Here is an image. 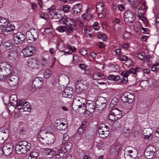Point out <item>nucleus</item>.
<instances>
[{
    "instance_id": "f257e3e1",
    "label": "nucleus",
    "mask_w": 159,
    "mask_h": 159,
    "mask_svg": "<svg viewBox=\"0 0 159 159\" xmlns=\"http://www.w3.org/2000/svg\"><path fill=\"white\" fill-rule=\"evenodd\" d=\"M66 151L65 148L58 147L57 150H53L50 148H45L44 149V153L50 157L55 156V159H63L64 157L65 153Z\"/></svg>"
},
{
    "instance_id": "f03ea898",
    "label": "nucleus",
    "mask_w": 159,
    "mask_h": 159,
    "mask_svg": "<svg viewBox=\"0 0 159 159\" xmlns=\"http://www.w3.org/2000/svg\"><path fill=\"white\" fill-rule=\"evenodd\" d=\"M31 148V144L29 143L23 141L18 142L16 145L15 150L18 154L26 153Z\"/></svg>"
},
{
    "instance_id": "7ed1b4c3",
    "label": "nucleus",
    "mask_w": 159,
    "mask_h": 159,
    "mask_svg": "<svg viewBox=\"0 0 159 159\" xmlns=\"http://www.w3.org/2000/svg\"><path fill=\"white\" fill-rule=\"evenodd\" d=\"M5 78L3 81L9 86L13 87L16 85L17 84L18 78L17 76L15 75L12 74L7 75V77Z\"/></svg>"
},
{
    "instance_id": "20e7f679",
    "label": "nucleus",
    "mask_w": 159,
    "mask_h": 159,
    "mask_svg": "<svg viewBox=\"0 0 159 159\" xmlns=\"http://www.w3.org/2000/svg\"><path fill=\"white\" fill-rule=\"evenodd\" d=\"M39 33L37 30L35 29H32L30 31L26 33V38L27 42L31 43L34 41L38 37Z\"/></svg>"
},
{
    "instance_id": "39448f33",
    "label": "nucleus",
    "mask_w": 159,
    "mask_h": 159,
    "mask_svg": "<svg viewBox=\"0 0 159 159\" xmlns=\"http://www.w3.org/2000/svg\"><path fill=\"white\" fill-rule=\"evenodd\" d=\"M95 108L94 102L92 100H88L86 101L84 106L82 108L85 110V113L87 115H89L94 111Z\"/></svg>"
},
{
    "instance_id": "423d86ee",
    "label": "nucleus",
    "mask_w": 159,
    "mask_h": 159,
    "mask_svg": "<svg viewBox=\"0 0 159 159\" xmlns=\"http://www.w3.org/2000/svg\"><path fill=\"white\" fill-rule=\"evenodd\" d=\"M123 18L126 23H132L134 20V14L131 11H126L123 14Z\"/></svg>"
},
{
    "instance_id": "0eeeda50",
    "label": "nucleus",
    "mask_w": 159,
    "mask_h": 159,
    "mask_svg": "<svg viewBox=\"0 0 159 159\" xmlns=\"http://www.w3.org/2000/svg\"><path fill=\"white\" fill-rule=\"evenodd\" d=\"M109 129L107 126L104 124H102L100 125L98 130V132L100 137L104 138L107 137L109 134Z\"/></svg>"
},
{
    "instance_id": "6e6552de",
    "label": "nucleus",
    "mask_w": 159,
    "mask_h": 159,
    "mask_svg": "<svg viewBox=\"0 0 159 159\" xmlns=\"http://www.w3.org/2000/svg\"><path fill=\"white\" fill-rule=\"evenodd\" d=\"M35 48L32 46L24 48L22 51L24 57H27L32 55L35 52Z\"/></svg>"
},
{
    "instance_id": "1a4fd4ad",
    "label": "nucleus",
    "mask_w": 159,
    "mask_h": 159,
    "mask_svg": "<svg viewBox=\"0 0 159 159\" xmlns=\"http://www.w3.org/2000/svg\"><path fill=\"white\" fill-rule=\"evenodd\" d=\"M25 38V35L20 32L14 34L13 35V40L16 44L22 43Z\"/></svg>"
},
{
    "instance_id": "9d476101",
    "label": "nucleus",
    "mask_w": 159,
    "mask_h": 159,
    "mask_svg": "<svg viewBox=\"0 0 159 159\" xmlns=\"http://www.w3.org/2000/svg\"><path fill=\"white\" fill-rule=\"evenodd\" d=\"M132 149L128 150L127 154H125L124 156L126 159H135L137 157V150L133 148H132Z\"/></svg>"
},
{
    "instance_id": "9b49d317",
    "label": "nucleus",
    "mask_w": 159,
    "mask_h": 159,
    "mask_svg": "<svg viewBox=\"0 0 159 159\" xmlns=\"http://www.w3.org/2000/svg\"><path fill=\"white\" fill-rule=\"evenodd\" d=\"M155 148L153 146H150V148H148L145 150L144 155L147 159H151L153 156Z\"/></svg>"
},
{
    "instance_id": "f8f14e48",
    "label": "nucleus",
    "mask_w": 159,
    "mask_h": 159,
    "mask_svg": "<svg viewBox=\"0 0 159 159\" xmlns=\"http://www.w3.org/2000/svg\"><path fill=\"white\" fill-rule=\"evenodd\" d=\"M44 139V141H42V143L45 145H51L53 143L55 140L54 135L49 133L48 134L46 138Z\"/></svg>"
},
{
    "instance_id": "ddd939ff",
    "label": "nucleus",
    "mask_w": 159,
    "mask_h": 159,
    "mask_svg": "<svg viewBox=\"0 0 159 159\" xmlns=\"http://www.w3.org/2000/svg\"><path fill=\"white\" fill-rule=\"evenodd\" d=\"M2 149L3 154L5 156H8L12 153L14 147L11 144H7L3 146Z\"/></svg>"
},
{
    "instance_id": "4468645a",
    "label": "nucleus",
    "mask_w": 159,
    "mask_h": 159,
    "mask_svg": "<svg viewBox=\"0 0 159 159\" xmlns=\"http://www.w3.org/2000/svg\"><path fill=\"white\" fill-rule=\"evenodd\" d=\"M107 102L106 98L100 96L98 97L96 104L98 106L100 107L102 109H103L106 106Z\"/></svg>"
},
{
    "instance_id": "2eb2a0df",
    "label": "nucleus",
    "mask_w": 159,
    "mask_h": 159,
    "mask_svg": "<svg viewBox=\"0 0 159 159\" xmlns=\"http://www.w3.org/2000/svg\"><path fill=\"white\" fill-rule=\"evenodd\" d=\"M43 83V79L38 77L35 78L32 82V86L35 88L40 87Z\"/></svg>"
},
{
    "instance_id": "dca6fc26",
    "label": "nucleus",
    "mask_w": 159,
    "mask_h": 159,
    "mask_svg": "<svg viewBox=\"0 0 159 159\" xmlns=\"http://www.w3.org/2000/svg\"><path fill=\"white\" fill-rule=\"evenodd\" d=\"M55 125L59 130H62L66 129L67 127L66 123L61 122L60 120H56L55 121Z\"/></svg>"
},
{
    "instance_id": "f3484780",
    "label": "nucleus",
    "mask_w": 159,
    "mask_h": 159,
    "mask_svg": "<svg viewBox=\"0 0 159 159\" xmlns=\"http://www.w3.org/2000/svg\"><path fill=\"white\" fill-rule=\"evenodd\" d=\"M38 62L36 58H30L27 61L28 66L31 68H34L37 67Z\"/></svg>"
},
{
    "instance_id": "a211bd4d",
    "label": "nucleus",
    "mask_w": 159,
    "mask_h": 159,
    "mask_svg": "<svg viewBox=\"0 0 159 159\" xmlns=\"http://www.w3.org/2000/svg\"><path fill=\"white\" fill-rule=\"evenodd\" d=\"M73 93V89L71 88L67 87L64 90L62 95L64 97L70 98L72 96Z\"/></svg>"
},
{
    "instance_id": "6ab92c4d",
    "label": "nucleus",
    "mask_w": 159,
    "mask_h": 159,
    "mask_svg": "<svg viewBox=\"0 0 159 159\" xmlns=\"http://www.w3.org/2000/svg\"><path fill=\"white\" fill-rule=\"evenodd\" d=\"M26 101L24 99L17 101L16 103L12 102V105L15 106V108L17 109L18 110H20L22 109L23 105H25Z\"/></svg>"
},
{
    "instance_id": "aec40b11",
    "label": "nucleus",
    "mask_w": 159,
    "mask_h": 159,
    "mask_svg": "<svg viewBox=\"0 0 159 159\" xmlns=\"http://www.w3.org/2000/svg\"><path fill=\"white\" fill-rule=\"evenodd\" d=\"M69 79L68 76L65 75L60 76L59 79V82H60L61 85L63 86H66L69 83Z\"/></svg>"
},
{
    "instance_id": "412c9836",
    "label": "nucleus",
    "mask_w": 159,
    "mask_h": 159,
    "mask_svg": "<svg viewBox=\"0 0 159 159\" xmlns=\"http://www.w3.org/2000/svg\"><path fill=\"white\" fill-rule=\"evenodd\" d=\"M79 101H81V104L78 103V108H81L84 106L85 103L86 102V99L84 98H83L80 97H78L75 98L74 102H77L78 103Z\"/></svg>"
},
{
    "instance_id": "4be33fe9",
    "label": "nucleus",
    "mask_w": 159,
    "mask_h": 159,
    "mask_svg": "<svg viewBox=\"0 0 159 159\" xmlns=\"http://www.w3.org/2000/svg\"><path fill=\"white\" fill-rule=\"evenodd\" d=\"M82 8V4L78 3L72 7V11L74 13L78 14L81 12Z\"/></svg>"
},
{
    "instance_id": "5701e85b",
    "label": "nucleus",
    "mask_w": 159,
    "mask_h": 159,
    "mask_svg": "<svg viewBox=\"0 0 159 159\" xmlns=\"http://www.w3.org/2000/svg\"><path fill=\"white\" fill-rule=\"evenodd\" d=\"M47 135V133L45 130H42L40 132L38 135V138L41 143L42 141H44Z\"/></svg>"
},
{
    "instance_id": "b1692460",
    "label": "nucleus",
    "mask_w": 159,
    "mask_h": 159,
    "mask_svg": "<svg viewBox=\"0 0 159 159\" xmlns=\"http://www.w3.org/2000/svg\"><path fill=\"white\" fill-rule=\"evenodd\" d=\"M147 132L148 133H146V134H144V138L145 139L150 140L152 137V131L151 128H148L144 129L143 132Z\"/></svg>"
},
{
    "instance_id": "393cba45",
    "label": "nucleus",
    "mask_w": 159,
    "mask_h": 159,
    "mask_svg": "<svg viewBox=\"0 0 159 159\" xmlns=\"http://www.w3.org/2000/svg\"><path fill=\"white\" fill-rule=\"evenodd\" d=\"M3 64L5 66H3L4 68L3 69L5 71L4 72L6 73V75H10V74L12 71L11 66L9 64H7L6 63H4Z\"/></svg>"
},
{
    "instance_id": "a878e982",
    "label": "nucleus",
    "mask_w": 159,
    "mask_h": 159,
    "mask_svg": "<svg viewBox=\"0 0 159 159\" xmlns=\"http://www.w3.org/2000/svg\"><path fill=\"white\" fill-rule=\"evenodd\" d=\"M104 4L102 2H99L96 4V9L98 14L102 13L104 10Z\"/></svg>"
},
{
    "instance_id": "bb28decb",
    "label": "nucleus",
    "mask_w": 159,
    "mask_h": 159,
    "mask_svg": "<svg viewBox=\"0 0 159 159\" xmlns=\"http://www.w3.org/2000/svg\"><path fill=\"white\" fill-rule=\"evenodd\" d=\"M3 30L6 32H9L12 31L15 29V26L13 25L9 24L5 26L3 28Z\"/></svg>"
},
{
    "instance_id": "cd10ccee",
    "label": "nucleus",
    "mask_w": 159,
    "mask_h": 159,
    "mask_svg": "<svg viewBox=\"0 0 159 159\" xmlns=\"http://www.w3.org/2000/svg\"><path fill=\"white\" fill-rule=\"evenodd\" d=\"M93 77L95 80H103L105 78L104 75L98 72L95 73L93 75Z\"/></svg>"
},
{
    "instance_id": "c85d7f7f",
    "label": "nucleus",
    "mask_w": 159,
    "mask_h": 159,
    "mask_svg": "<svg viewBox=\"0 0 159 159\" xmlns=\"http://www.w3.org/2000/svg\"><path fill=\"white\" fill-rule=\"evenodd\" d=\"M8 24V20L3 17H0V26H1V27L3 28Z\"/></svg>"
},
{
    "instance_id": "c756f323",
    "label": "nucleus",
    "mask_w": 159,
    "mask_h": 159,
    "mask_svg": "<svg viewBox=\"0 0 159 159\" xmlns=\"http://www.w3.org/2000/svg\"><path fill=\"white\" fill-rule=\"evenodd\" d=\"M65 21L64 23L67 26H72V27H75L76 26L74 24V21L70 18H66Z\"/></svg>"
},
{
    "instance_id": "7c9ffc66",
    "label": "nucleus",
    "mask_w": 159,
    "mask_h": 159,
    "mask_svg": "<svg viewBox=\"0 0 159 159\" xmlns=\"http://www.w3.org/2000/svg\"><path fill=\"white\" fill-rule=\"evenodd\" d=\"M111 112L112 114L116 116L118 119L120 118L122 116L121 111L118 109H114Z\"/></svg>"
},
{
    "instance_id": "2f4dec72",
    "label": "nucleus",
    "mask_w": 159,
    "mask_h": 159,
    "mask_svg": "<svg viewBox=\"0 0 159 159\" xmlns=\"http://www.w3.org/2000/svg\"><path fill=\"white\" fill-rule=\"evenodd\" d=\"M69 139V137L67 134H64L63 137V142L62 144L59 147H61V148H65V149L66 150V147H65V143L66 141L68 140Z\"/></svg>"
},
{
    "instance_id": "473e14b6",
    "label": "nucleus",
    "mask_w": 159,
    "mask_h": 159,
    "mask_svg": "<svg viewBox=\"0 0 159 159\" xmlns=\"http://www.w3.org/2000/svg\"><path fill=\"white\" fill-rule=\"evenodd\" d=\"M153 81V80L150 79L148 80H144L142 81L140 83V85L143 88H145L146 87L148 83Z\"/></svg>"
},
{
    "instance_id": "72a5a7b5",
    "label": "nucleus",
    "mask_w": 159,
    "mask_h": 159,
    "mask_svg": "<svg viewBox=\"0 0 159 159\" xmlns=\"http://www.w3.org/2000/svg\"><path fill=\"white\" fill-rule=\"evenodd\" d=\"M17 56L16 51H13L9 52L8 54V58L11 60H14Z\"/></svg>"
},
{
    "instance_id": "f704fd0d",
    "label": "nucleus",
    "mask_w": 159,
    "mask_h": 159,
    "mask_svg": "<svg viewBox=\"0 0 159 159\" xmlns=\"http://www.w3.org/2000/svg\"><path fill=\"white\" fill-rule=\"evenodd\" d=\"M25 104V105H23V107H22V109L24 111H30L31 110V108L30 103L26 101Z\"/></svg>"
},
{
    "instance_id": "c9c22d12",
    "label": "nucleus",
    "mask_w": 159,
    "mask_h": 159,
    "mask_svg": "<svg viewBox=\"0 0 159 159\" xmlns=\"http://www.w3.org/2000/svg\"><path fill=\"white\" fill-rule=\"evenodd\" d=\"M51 13L52 14V15L50 16V18L59 20L61 18V14L60 13H58L56 11L52 13L51 12Z\"/></svg>"
},
{
    "instance_id": "e433bc0d",
    "label": "nucleus",
    "mask_w": 159,
    "mask_h": 159,
    "mask_svg": "<svg viewBox=\"0 0 159 159\" xmlns=\"http://www.w3.org/2000/svg\"><path fill=\"white\" fill-rule=\"evenodd\" d=\"M52 75V72L49 69H47L44 71L43 76L45 78L48 79Z\"/></svg>"
},
{
    "instance_id": "4c0bfd02",
    "label": "nucleus",
    "mask_w": 159,
    "mask_h": 159,
    "mask_svg": "<svg viewBox=\"0 0 159 159\" xmlns=\"http://www.w3.org/2000/svg\"><path fill=\"white\" fill-rule=\"evenodd\" d=\"M108 79L111 80L116 81L120 80V77L118 75H110L108 77Z\"/></svg>"
},
{
    "instance_id": "58836bf2",
    "label": "nucleus",
    "mask_w": 159,
    "mask_h": 159,
    "mask_svg": "<svg viewBox=\"0 0 159 159\" xmlns=\"http://www.w3.org/2000/svg\"><path fill=\"white\" fill-rule=\"evenodd\" d=\"M66 29V33L68 35H69L70 33H71L73 31L75 30L76 28V26L75 27H72V26H67Z\"/></svg>"
},
{
    "instance_id": "ea45409f",
    "label": "nucleus",
    "mask_w": 159,
    "mask_h": 159,
    "mask_svg": "<svg viewBox=\"0 0 159 159\" xmlns=\"http://www.w3.org/2000/svg\"><path fill=\"white\" fill-rule=\"evenodd\" d=\"M76 84L77 85L76 87V88L80 89V86H78V85L80 86H82V85H85L86 86L87 84L85 81H84L83 80H78L77 81Z\"/></svg>"
},
{
    "instance_id": "a19ab883",
    "label": "nucleus",
    "mask_w": 159,
    "mask_h": 159,
    "mask_svg": "<svg viewBox=\"0 0 159 159\" xmlns=\"http://www.w3.org/2000/svg\"><path fill=\"white\" fill-rule=\"evenodd\" d=\"M38 156V154L37 152H32L29 156L28 159H36Z\"/></svg>"
},
{
    "instance_id": "79ce46f5",
    "label": "nucleus",
    "mask_w": 159,
    "mask_h": 159,
    "mask_svg": "<svg viewBox=\"0 0 159 159\" xmlns=\"http://www.w3.org/2000/svg\"><path fill=\"white\" fill-rule=\"evenodd\" d=\"M7 75L5 73L2 69L0 67V80H4L5 77H7Z\"/></svg>"
},
{
    "instance_id": "37998d69",
    "label": "nucleus",
    "mask_w": 159,
    "mask_h": 159,
    "mask_svg": "<svg viewBox=\"0 0 159 159\" xmlns=\"http://www.w3.org/2000/svg\"><path fill=\"white\" fill-rule=\"evenodd\" d=\"M120 81L119 82L120 84H125L128 82V78L126 76H123L121 78H120Z\"/></svg>"
},
{
    "instance_id": "c03bdc74",
    "label": "nucleus",
    "mask_w": 159,
    "mask_h": 159,
    "mask_svg": "<svg viewBox=\"0 0 159 159\" xmlns=\"http://www.w3.org/2000/svg\"><path fill=\"white\" fill-rule=\"evenodd\" d=\"M126 93L127 95V98H128L129 102H128V103H132L133 101L134 98V96L131 94L129 93Z\"/></svg>"
},
{
    "instance_id": "a18cd8bd",
    "label": "nucleus",
    "mask_w": 159,
    "mask_h": 159,
    "mask_svg": "<svg viewBox=\"0 0 159 159\" xmlns=\"http://www.w3.org/2000/svg\"><path fill=\"white\" fill-rule=\"evenodd\" d=\"M108 118V119L111 121H114L118 119L116 116L112 114L111 111L110 113Z\"/></svg>"
},
{
    "instance_id": "49530a36",
    "label": "nucleus",
    "mask_w": 159,
    "mask_h": 159,
    "mask_svg": "<svg viewBox=\"0 0 159 159\" xmlns=\"http://www.w3.org/2000/svg\"><path fill=\"white\" fill-rule=\"evenodd\" d=\"M83 19L88 20H89L91 19L92 18V16L90 14H89L88 13H84L82 16Z\"/></svg>"
},
{
    "instance_id": "de8ad7c7",
    "label": "nucleus",
    "mask_w": 159,
    "mask_h": 159,
    "mask_svg": "<svg viewBox=\"0 0 159 159\" xmlns=\"http://www.w3.org/2000/svg\"><path fill=\"white\" fill-rule=\"evenodd\" d=\"M121 99L122 101L124 102H127L128 103L129 101L128 98H127V95L126 93H125L124 94L122 95L121 97Z\"/></svg>"
},
{
    "instance_id": "09e8293b",
    "label": "nucleus",
    "mask_w": 159,
    "mask_h": 159,
    "mask_svg": "<svg viewBox=\"0 0 159 159\" xmlns=\"http://www.w3.org/2000/svg\"><path fill=\"white\" fill-rule=\"evenodd\" d=\"M13 44L12 43L6 42L4 43V46L7 49H10L12 46Z\"/></svg>"
},
{
    "instance_id": "8fccbe9b",
    "label": "nucleus",
    "mask_w": 159,
    "mask_h": 159,
    "mask_svg": "<svg viewBox=\"0 0 159 159\" xmlns=\"http://www.w3.org/2000/svg\"><path fill=\"white\" fill-rule=\"evenodd\" d=\"M66 28L65 26H60L57 27L56 30L60 32H63L66 31Z\"/></svg>"
},
{
    "instance_id": "3c124183",
    "label": "nucleus",
    "mask_w": 159,
    "mask_h": 159,
    "mask_svg": "<svg viewBox=\"0 0 159 159\" xmlns=\"http://www.w3.org/2000/svg\"><path fill=\"white\" fill-rule=\"evenodd\" d=\"M131 36V35L129 32L127 31H125L124 32L123 35V38L124 39H129L130 38Z\"/></svg>"
},
{
    "instance_id": "603ef678",
    "label": "nucleus",
    "mask_w": 159,
    "mask_h": 159,
    "mask_svg": "<svg viewBox=\"0 0 159 159\" xmlns=\"http://www.w3.org/2000/svg\"><path fill=\"white\" fill-rule=\"evenodd\" d=\"M10 100L11 101V104H12V102H15V103H16V101L17 102V98L16 95L15 94L12 95L10 97Z\"/></svg>"
},
{
    "instance_id": "864d4df0",
    "label": "nucleus",
    "mask_w": 159,
    "mask_h": 159,
    "mask_svg": "<svg viewBox=\"0 0 159 159\" xmlns=\"http://www.w3.org/2000/svg\"><path fill=\"white\" fill-rule=\"evenodd\" d=\"M26 132V129L24 127H21L19 130V133L20 134L22 135L25 134Z\"/></svg>"
},
{
    "instance_id": "5fc2aeb1",
    "label": "nucleus",
    "mask_w": 159,
    "mask_h": 159,
    "mask_svg": "<svg viewBox=\"0 0 159 159\" xmlns=\"http://www.w3.org/2000/svg\"><path fill=\"white\" fill-rule=\"evenodd\" d=\"M54 7H51L48 9V15H49V16L50 17L52 15V14L51 12H55V11H54Z\"/></svg>"
},
{
    "instance_id": "6e6d98bb",
    "label": "nucleus",
    "mask_w": 159,
    "mask_h": 159,
    "mask_svg": "<svg viewBox=\"0 0 159 159\" xmlns=\"http://www.w3.org/2000/svg\"><path fill=\"white\" fill-rule=\"evenodd\" d=\"M121 148V146L120 144H116L114 147V148L116 151L118 152L119 150Z\"/></svg>"
},
{
    "instance_id": "4d7b16f0",
    "label": "nucleus",
    "mask_w": 159,
    "mask_h": 159,
    "mask_svg": "<svg viewBox=\"0 0 159 159\" xmlns=\"http://www.w3.org/2000/svg\"><path fill=\"white\" fill-rule=\"evenodd\" d=\"M80 52L81 54L83 56L86 55L87 53V51L85 48H82L80 49Z\"/></svg>"
},
{
    "instance_id": "13d9d810",
    "label": "nucleus",
    "mask_w": 159,
    "mask_h": 159,
    "mask_svg": "<svg viewBox=\"0 0 159 159\" xmlns=\"http://www.w3.org/2000/svg\"><path fill=\"white\" fill-rule=\"evenodd\" d=\"M128 59V57L125 56V55H121L120 56L119 59L122 61H126V60H127V59Z\"/></svg>"
},
{
    "instance_id": "bf43d9fd",
    "label": "nucleus",
    "mask_w": 159,
    "mask_h": 159,
    "mask_svg": "<svg viewBox=\"0 0 159 159\" xmlns=\"http://www.w3.org/2000/svg\"><path fill=\"white\" fill-rule=\"evenodd\" d=\"M70 7L68 5H65L63 7L62 9L63 11L65 12H67L69 11Z\"/></svg>"
},
{
    "instance_id": "052dcab7",
    "label": "nucleus",
    "mask_w": 159,
    "mask_h": 159,
    "mask_svg": "<svg viewBox=\"0 0 159 159\" xmlns=\"http://www.w3.org/2000/svg\"><path fill=\"white\" fill-rule=\"evenodd\" d=\"M142 6L141 7H140L139 8V10H141V9L145 10H146L147 8V6L145 5V2H143L141 3Z\"/></svg>"
},
{
    "instance_id": "680f3d73",
    "label": "nucleus",
    "mask_w": 159,
    "mask_h": 159,
    "mask_svg": "<svg viewBox=\"0 0 159 159\" xmlns=\"http://www.w3.org/2000/svg\"><path fill=\"white\" fill-rule=\"evenodd\" d=\"M145 55V54L144 52H141L138 54V56L139 59L143 60L144 58Z\"/></svg>"
},
{
    "instance_id": "e2e57ef3",
    "label": "nucleus",
    "mask_w": 159,
    "mask_h": 159,
    "mask_svg": "<svg viewBox=\"0 0 159 159\" xmlns=\"http://www.w3.org/2000/svg\"><path fill=\"white\" fill-rule=\"evenodd\" d=\"M98 25V22H95L94 23L93 25V28L94 30H98L99 29V27Z\"/></svg>"
},
{
    "instance_id": "0e129e2a",
    "label": "nucleus",
    "mask_w": 159,
    "mask_h": 159,
    "mask_svg": "<svg viewBox=\"0 0 159 159\" xmlns=\"http://www.w3.org/2000/svg\"><path fill=\"white\" fill-rule=\"evenodd\" d=\"M8 130L7 129L2 128L0 129V133L7 134H8Z\"/></svg>"
},
{
    "instance_id": "69168bd1",
    "label": "nucleus",
    "mask_w": 159,
    "mask_h": 159,
    "mask_svg": "<svg viewBox=\"0 0 159 159\" xmlns=\"http://www.w3.org/2000/svg\"><path fill=\"white\" fill-rule=\"evenodd\" d=\"M99 38L105 41L107 39V36L104 34H101L99 35Z\"/></svg>"
},
{
    "instance_id": "338daca9",
    "label": "nucleus",
    "mask_w": 159,
    "mask_h": 159,
    "mask_svg": "<svg viewBox=\"0 0 159 159\" xmlns=\"http://www.w3.org/2000/svg\"><path fill=\"white\" fill-rule=\"evenodd\" d=\"M67 47L69 50H70V51H72V52L76 50V48L75 47L72 46L70 44L67 45Z\"/></svg>"
},
{
    "instance_id": "774afa93",
    "label": "nucleus",
    "mask_w": 159,
    "mask_h": 159,
    "mask_svg": "<svg viewBox=\"0 0 159 159\" xmlns=\"http://www.w3.org/2000/svg\"><path fill=\"white\" fill-rule=\"evenodd\" d=\"M118 9L121 11H124L125 9V7L122 4H119L118 5Z\"/></svg>"
}]
</instances>
